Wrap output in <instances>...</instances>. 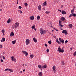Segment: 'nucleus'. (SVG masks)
Wrapping results in <instances>:
<instances>
[{
  "label": "nucleus",
  "instance_id": "obj_25",
  "mask_svg": "<svg viewBox=\"0 0 76 76\" xmlns=\"http://www.w3.org/2000/svg\"><path fill=\"white\" fill-rule=\"evenodd\" d=\"M53 71H54V70H56V67L55 66H54L53 67Z\"/></svg>",
  "mask_w": 76,
  "mask_h": 76
},
{
  "label": "nucleus",
  "instance_id": "obj_37",
  "mask_svg": "<svg viewBox=\"0 0 76 76\" xmlns=\"http://www.w3.org/2000/svg\"><path fill=\"white\" fill-rule=\"evenodd\" d=\"M46 51L47 53H49V49H47L46 50Z\"/></svg>",
  "mask_w": 76,
  "mask_h": 76
},
{
  "label": "nucleus",
  "instance_id": "obj_24",
  "mask_svg": "<svg viewBox=\"0 0 76 76\" xmlns=\"http://www.w3.org/2000/svg\"><path fill=\"white\" fill-rule=\"evenodd\" d=\"M74 12V9H73V10H71V13L72 15H73V14H75V13H73Z\"/></svg>",
  "mask_w": 76,
  "mask_h": 76
},
{
  "label": "nucleus",
  "instance_id": "obj_38",
  "mask_svg": "<svg viewBox=\"0 0 76 76\" xmlns=\"http://www.w3.org/2000/svg\"><path fill=\"white\" fill-rule=\"evenodd\" d=\"M76 51L74 53V56H76Z\"/></svg>",
  "mask_w": 76,
  "mask_h": 76
},
{
  "label": "nucleus",
  "instance_id": "obj_54",
  "mask_svg": "<svg viewBox=\"0 0 76 76\" xmlns=\"http://www.w3.org/2000/svg\"><path fill=\"white\" fill-rule=\"evenodd\" d=\"M45 8H43V10H45Z\"/></svg>",
  "mask_w": 76,
  "mask_h": 76
},
{
  "label": "nucleus",
  "instance_id": "obj_9",
  "mask_svg": "<svg viewBox=\"0 0 76 76\" xmlns=\"http://www.w3.org/2000/svg\"><path fill=\"white\" fill-rule=\"evenodd\" d=\"M14 34H15V33H13V31H12L10 34L11 37L12 36L13 37V36H14Z\"/></svg>",
  "mask_w": 76,
  "mask_h": 76
},
{
  "label": "nucleus",
  "instance_id": "obj_46",
  "mask_svg": "<svg viewBox=\"0 0 76 76\" xmlns=\"http://www.w3.org/2000/svg\"><path fill=\"white\" fill-rule=\"evenodd\" d=\"M3 60H5V57H4V56H3Z\"/></svg>",
  "mask_w": 76,
  "mask_h": 76
},
{
  "label": "nucleus",
  "instance_id": "obj_41",
  "mask_svg": "<svg viewBox=\"0 0 76 76\" xmlns=\"http://www.w3.org/2000/svg\"><path fill=\"white\" fill-rule=\"evenodd\" d=\"M1 63H3V60L2 59H1Z\"/></svg>",
  "mask_w": 76,
  "mask_h": 76
},
{
  "label": "nucleus",
  "instance_id": "obj_36",
  "mask_svg": "<svg viewBox=\"0 0 76 76\" xmlns=\"http://www.w3.org/2000/svg\"><path fill=\"white\" fill-rule=\"evenodd\" d=\"M59 26H61V27H62V28H63V27L64 26L61 24V25H59Z\"/></svg>",
  "mask_w": 76,
  "mask_h": 76
},
{
  "label": "nucleus",
  "instance_id": "obj_45",
  "mask_svg": "<svg viewBox=\"0 0 76 76\" xmlns=\"http://www.w3.org/2000/svg\"><path fill=\"white\" fill-rule=\"evenodd\" d=\"M18 7L20 9H21L22 8V7H21V6H19Z\"/></svg>",
  "mask_w": 76,
  "mask_h": 76
},
{
  "label": "nucleus",
  "instance_id": "obj_58",
  "mask_svg": "<svg viewBox=\"0 0 76 76\" xmlns=\"http://www.w3.org/2000/svg\"><path fill=\"white\" fill-rule=\"evenodd\" d=\"M1 42H3V40H1Z\"/></svg>",
  "mask_w": 76,
  "mask_h": 76
},
{
  "label": "nucleus",
  "instance_id": "obj_56",
  "mask_svg": "<svg viewBox=\"0 0 76 76\" xmlns=\"http://www.w3.org/2000/svg\"><path fill=\"white\" fill-rule=\"evenodd\" d=\"M50 24L51 25H53V23H51V22H50Z\"/></svg>",
  "mask_w": 76,
  "mask_h": 76
},
{
  "label": "nucleus",
  "instance_id": "obj_31",
  "mask_svg": "<svg viewBox=\"0 0 76 76\" xmlns=\"http://www.w3.org/2000/svg\"><path fill=\"white\" fill-rule=\"evenodd\" d=\"M1 32L3 33V34H4V32H5V31H4V30H3L1 31Z\"/></svg>",
  "mask_w": 76,
  "mask_h": 76
},
{
  "label": "nucleus",
  "instance_id": "obj_7",
  "mask_svg": "<svg viewBox=\"0 0 76 76\" xmlns=\"http://www.w3.org/2000/svg\"><path fill=\"white\" fill-rule=\"evenodd\" d=\"M61 13L63 15H66L67 13L65 11L63 10L62 11Z\"/></svg>",
  "mask_w": 76,
  "mask_h": 76
},
{
  "label": "nucleus",
  "instance_id": "obj_6",
  "mask_svg": "<svg viewBox=\"0 0 76 76\" xmlns=\"http://www.w3.org/2000/svg\"><path fill=\"white\" fill-rule=\"evenodd\" d=\"M22 52L23 54H25L26 56H27V55H28V53L26 51L25 52V50H22Z\"/></svg>",
  "mask_w": 76,
  "mask_h": 76
},
{
  "label": "nucleus",
  "instance_id": "obj_39",
  "mask_svg": "<svg viewBox=\"0 0 76 76\" xmlns=\"http://www.w3.org/2000/svg\"><path fill=\"white\" fill-rule=\"evenodd\" d=\"M72 16H73V14H70V15L69 16V18H70L71 17H72Z\"/></svg>",
  "mask_w": 76,
  "mask_h": 76
},
{
  "label": "nucleus",
  "instance_id": "obj_20",
  "mask_svg": "<svg viewBox=\"0 0 76 76\" xmlns=\"http://www.w3.org/2000/svg\"><path fill=\"white\" fill-rule=\"evenodd\" d=\"M16 40H15L12 41V43L13 44H15L16 43Z\"/></svg>",
  "mask_w": 76,
  "mask_h": 76
},
{
  "label": "nucleus",
  "instance_id": "obj_60",
  "mask_svg": "<svg viewBox=\"0 0 76 76\" xmlns=\"http://www.w3.org/2000/svg\"><path fill=\"white\" fill-rule=\"evenodd\" d=\"M71 50H72V48H70Z\"/></svg>",
  "mask_w": 76,
  "mask_h": 76
},
{
  "label": "nucleus",
  "instance_id": "obj_1",
  "mask_svg": "<svg viewBox=\"0 0 76 76\" xmlns=\"http://www.w3.org/2000/svg\"><path fill=\"white\" fill-rule=\"evenodd\" d=\"M57 51L59 52V53H63L64 52V49L63 48H62V49L60 48V47L59 46V48L57 50Z\"/></svg>",
  "mask_w": 76,
  "mask_h": 76
},
{
  "label": "nucleus",
  "instance_id": "obj_43",
  "mask_svg": "<svg viewBox=\"0 0 76 76\" xmlns=\"http://www.w3.org/2000/svg\"><path fill=\"white\" fill-rule=\"evenodd\" d=\"M7 70H9V69H6L4 70V71H5V72H6V71H7Z\"/></svg>",
  "mask_w": 76,
  "mask_h": 76
},
{
  "label": "nucleus",
  "instance_id": "obj_34",
  "mask_svg": "<svg viewBox=\"0 0 76 76\" xmlns=\"http://www.w3.org/2000/svg\"><path fill=\"white\" fill-rule=\"evenodd\" d=\"M72 16H74V17H76V14H73Z\"/></svg>",
  "mask_w": 76,
  "mask_h": 76
},
{
  "label": "nucleus",
  "instance_id": "obj_27",
  "mask_svg": "<svg viewBox=\"0 0 76 76\" xmlns=\"http://www.w3.org/2000/svg\"><path fill=\"white\" fill-rule=\"evenodd\" d=\"M30 57L31 58H32L33 57H34V55H31L30 56Z\"/></svg>",
  "mask_w": 76,
  "mask_h": 76
},
{
  "label": "nucleus",
  "instance_id": "obj_30",
  "mask_svg": "<svg viewBox=\"0 0 76 76\" xmlns=\"http://www.w3.org/2000/svg\"><path fill=\"white\" fill-rule=\"evenodd\" d=\"M2 39L3 42L5 41V38H4V37H3Z\"/></svg>",
  "mask_w": 76,
  "mask_h": 76
},
{
  "label": "nucleus",
  "instance_id": "obj_42",
  "mask_svg": "<svg viewBox=\"0 0 76 76\" xmlns=\"http://www.w3.org/2000/svg\"><path fill=\"white\" fill-rule=\"evenodd\" d=\"M45 47H48V45H47L46 43L45 44Z\"/></svg>",
  "mask_w": 76,
  "mask_h": 76
},
{
  "label": "nucleus",
  "instance_id": "obj_35",
  "mask_svg": "<svg viewBox=\"0 0 76 76\" xmlns=\"http://www.w3.org/2000/svg\"><path fill=\"white\" fill-rule=\"evenodd\" d=\"M50 12L49 11H48V12L46 11L45 12V13H46V14H48V13H50Z\"/></svg>",
  "mask_w": 76,
  "mask_h": 76
},
{
  "label": "nucleus",
  "instance_id": "obj_32",
  "mask_svg": "<svg viewBox=\"0 0 76 76\" xmlns=\"http://www.w3.org/2000/svg\"><path fill=\"white\" fill-rule=\"evenodd\" d=\"M35 25H34V26H33L31 27V28L32 29H34V28H35Z\"/></svg>",
  "mask_w": 76,
  "mask_h": 76
},
{
  "label": "nucleus",
  "instance_id": "obj_21",
  "mask_svg": "<svg viewBox=\"0 0 76 76\" xmlns=\"http://www.w3.org/2000/svg\"><path fill=\"white\" fill-rule=\"evenodd\" d=\"M62 22L60 20H59V25H61L62 24Z\"/></svg>",
  "mask_w": 76,
  "mask_h": 76
},
{
  "label": "nucleus",
  "instance_id": "obj_28",
  "mask_svg": "<svg viewBox=\"0 0 76 76\" xmlns=\"http://www.w3.org/2000/svg\"><path fill=\"white\" fill-rule=\"evenodd\" d=\"M9 71H10V72H13V70L12 69H9Z\"/></svg>",
  "mask_w": 76,
  "mask_h": 76
},
{
  "label": "nucleus",
  "instance_id": "obj_17",
  "mask_svg": "<svg viewBox=\"0 0 76 76\" xmlns=\"http://www.w3.org/2000/svg\"><path fill=\"white\" fill-rule=\"evenodd\" d=\"M11 58H12V61H13L15 60V58L14 57V56H12L11 57Z\"/></svg>",
  "mask_w": 76,
  "mask_h": 76
},
{
  "label": "nucleus",
  "instance_id": "obj_16",
  "mask_svg": "<svg viewBox=\"0 0 76 76\" xmlns=\"http://www.w3.org/2000/svg\"><path fill=\"white\" fill-rule=\"evenodd\" d=\"M72 26H73V25H72V24H69V27L70 28H72Z\"/></svg>",
  "mask_w": 76,
  "mask_h": 76
},
{
  "label": "nucleus",
  "instance_id": "obj_51",
  "mask_svg": "<svg viewBox=\"0 0 76 76\" xmlns=\"http://www.w3.org/2000/svg\"><path fill=\"white\" fill-rule=\"evenodd\" d=\"M58 11H60V12H61V10H58Z\"/></svg>",
  "mask_w": 76,
  "mask_h": 76
},
{
  "label": "nucleus",
  "instance_id": "obj_61",
  "mask_svg": "<svg viewBox=\"0 0 76 76\" xmlns=\"http://www.w3.org/2000/svg\"><path fill=\"white\" fill-rule=\"evenodd\" d=\"M34 30H35V31H36V29L35 28H34Z\"/></svg>",
  "mask_w": 76,
  "mask_h": 76
},
{
  "label": "nucleus",
  "instance_id": "obj_15",
  "mask_svg": "<svg viewBox=\"0 0 76 76\" xmlns=\"http://www.w3.org/2000/svg\"><path fill=\"white\" fill-rule=\"evenodd\" d=\"M38 75L39 76H42V73L41 72H39L38 74Z\"/></svg>",
  "mask_w": 76,
  "mask_h": 76
},
{
  "label": "nucleus",
  "instance_id": "obj_14",
  "mask_svg": "<svg viewBox=\"0 0 76 76\" xmlns=\"http://www.w3.org/2000/svg\"><path fill=\"white\" fill-rule=\"evenodd\" d=\"M61 42L62 43V44H64V40L63 39H62V40L61 41H60V44H61Z\"/></svg>",
  "mask_w": 76,
  "mask_h": 76
},
{
  "label": "nucleus",
  "instance_id": "obj_18",
  "mask_svg": "<svg viewBox=\"0 0 76 76\" xmlns=\"http://www.w3.org/2000/svg\"><path fill=\"white\" fill-rule=\"evenodd\" d=\"M10 18L8 20V21H7V23H10L11 21V20H10Z\"/></svg>",
  "mask_w": 76,
  "mask_h": 76
},
{
  "label": "nucleus",
  "instance_id": "obj_22",
  "mask_svg": "<svg viewBox=\"0 0 76 76\" xmlns=\"http://www.w3.org/2000/svg\"><path fill=\"white\" fill-rule=\"evenodd\" d=\"M56 42L58 43V44H60V42L58 41V39L57 38L56 39Z\"/></svg>",
  "mask_w": 76,
  "mask_h": 76
},
{
  "label": "nucleus",
  "instance_id": "obj_3",
  "mask_svg": "<svg viewBox=\"0 0 76 76\" xmlns=\"http://www.w3.org/2000/svg\"><path fill=\"white\" fill-rule=\"evenodd\" d=\"M30 41V40L29 39H26V45H28V44L29 43V42Z\"/></svg>",
  "mask_w": 76,
  "mask_h": 76
},
{
  "label": "nucleus",
  "instance_id": "obj_50",
  "mask_svg": "<svg viewBox=\"0 0 76 76\" xmlns=\"http://www.w3.org/2000/svg\"><path fill=\"white\" fill-rule=\"evenodd\" d=\"M0 48H2V45H0Z\"/></svg>",
  "mask_w": 76,
  "mask_h": 76
},
{
  "label": "nucleus",
  "instance_id": "obj_23",
  "mask_svg": "<svg viewBox=\"0 0 76 76\" xmlns=\"http://www.w3.org/2000/svg\"><path fill=\"white\" fill-rule=\"evenodd\" d=\"M40 16L39 15H38L37 17V20H39L40 19Z\"/></svg>",
  "mask_w": 76,
  "mask_h": 76
},
{
  "label": "nucleus",
  "instance_id": "obj_10",
  "mask_svg": "<svg viewBox=\"0 0 76 76\" xmlns=\"http://www.w3.org/2000/svg\"><path fill=\"white\" fill-rule=\"evenodd\" d=\"M30 20H34V17L33 16L30 17Z\"/></svg>",
  "mask_w": 76,
  "mask_h": 76
},
{
  "label": "nucleus",
  "instance_id": "obj_47",
  "mask_svg": "<svg viewBox=\"0 0 76 76\" xmlns=\"http://www.w3.org/2000/svg\"><path fill=\"white\" fill-rule=\"evenodd\" d=\"M59 41H61V40H62V39H61V38H59Z\"/></svg>",
  "mask_w": 76,
  "mask_h": 76
},
{
  "label": "nucleus",
  "instance_id": "obj_53",
  "mask_svg": "<svg viewBox=\"0 0 76 76\" xmlns=\"http://www.w3.org/2000/svg\"><path fill=\"white\" fill-rule=\"evenodd\" d=\"M13 61H14L15 62H16V59H15V60H14Z\"/></svg>",
  "mask_w": 76,
  "mask_h": 76
},
{
  "label": "nucleus",
  "instance_id": "obj_64",
  "mask_svg": "<svg viewBox=\"0 0 76 76\" xmlns=\"http://www.w3.org/2000/svg\"><path fill=\"white\" fill-rule=\"evenodd\" d=\"M0 11H2V10L0 9Z\"/></svg>",
  "mask_w": 76,
  "mask_h": 76
},
{
  "label": "nucleus",
  "instance_id": "obj_59",
  "mask_svg": "<svg viewBox=\"0 0 76 76\" xmlns=\"http://www.w3.org/2000/svg\"><path fill=\"white\" fill-rule=\"evenodd\" d=\"M56 31H58V30H57L56 29L55 30Z\"/></svg>",
  "mask_w": 76,
  "mask_h": 76
},
{
  "label": "nucleus",
  "instance_id": "obj_26",
  "mask_svg": "<svg viewBox=\"0 0 76 76\" xmlns=\"http://www.w3.org/2000/svg\"><path fill=\"white\" fill-rule=\"evenodd\" d=\"M38 67H39V69H41V68H42V66L40 65H39L38 66Z\"/></svg>",
  "mask_w": 76,
  "mask_h": 76
},
{
  "label": "nucleus",
  "instance_id": "obj_55",
  "mask_svg": "<svg viewBox=\"0 0 76 76\" xmlns=\"http://www.w3.org/2000/svg\"><path fill=\"white\" fill-rule=\"evenodd\" d=\"M3 54H5V53H4V52H3Z\"/></svg>",
  "mask_w": 76,
  "mask_h": 76
},
{
  "label": "nucleus",
  "instance_id": "obj_12",
  "mask_svg": "<svg viewBox=\"0 0 76 76\" xmlns=\"http://www.w3.org/2000/svg\"><path fill=\"white\" fill-rule=\"evenodd\" d=\"M47 65L45 64L43 65V66H42V68H44V69H46V68H47Z\"/></svg>",
  "mask_w": 76,
  "mask_h": 76
},
{
  "label": "nucleus",
  "instance_id": "obj_62",
  "mask_svg": "<svg viewBox=\"0 0 76 76\" xmlns=\"http://www.w3.org/2000/svg\"><path fill=\"white\" fill-rule=\"evenodd\" d=\"M17 4H18V2H17Z\"/></svg>",
  "mask_w": 76,
  "mask_h": 76
},
{
  "label": "nucleus",
  "instance_id": "obj_19",
  "mask_svg": "<svg viewBox=\"0 0 76 76\" xmlns=\"http://www.w3.org/2000/svg\"><path fill=\"white\" fill-rule=\"evenodd\" d=\"M38 8L39 9V10H41V5H39L38 6Z\"/></svg>",
  "mask_w": 76,
  "mask_h": 76
},
{
  "label": "nucleus",
  "instance_id": "obj_52",
  "mask_svg": "<svg viewBox=\"0 0 76 76\" xmlns=\"http://www.w3.org/2000/svg\"><path fill=\"white\" fill-rule=\"evenodd\" d=\"M20 13H22V11L21 10H20Z\"/></svg>",
  "mask_w": 76,
  "mask_h": 76
},
{
  "label": "nucleus",
  "instance_id": "obj_48",
  "mask_svg": "<svg viewBox=\"0 0 76 76\" xmlns=\"http://www.w3.org/2000/svg\"><path fill=\"white\" fill-rule=\"evenodd\" d=\"M63 5H61V8H63Z\"/></svg>",
  "mask_w": 76,
  "mask_h": 76
},
{
  "label": "nucleus",
  "instance_id": "obj_8",
  "mask_svg": "<svg viewBox=\"0 0 76 76\" xmlns=\"http://www.w3.org/2000/svg\"><path fill=\"white\" fill-rule=\"evenodd\" d=\"M33 40L35 42H36V43L37 42V39L35 38H33Z\"/></svg>",
  "mask_w": 76,
  "mask_h": 76
},
{
  "label": "nucleus",
  "instance_id": "obj_29",
  "mask_svg": "<svg viewBox=\"0 0 76 76\" xmlns=\"http://www.w3.org/2000/svg\"><path fill=\"white\" fill-rule=\"evenodd\" d=\"M49 44H51V41L50 40L48 42Z\"/></svg>",
  "mask_w": 76,
  "mask_h": 76
},
{
  "label": "nucleus",
  "instance_id": "obj_13",
  "mask_svg": "<svg viewBox=\"0 0 76 76\" xmlns=\"http://www.w3.org/2000/svg\"><path fill=\"white\" fill-rule=\"evenodd\" d=\"M44 6H47V1L44 2L43 3V7Z\"/></svg>",
  "mask_w": 76,
  "mask_h": 76
},
{
  "label": "nucleus",
  "instance_id": "obj_5",
  "mask_svg": "<svg viewBox=\"0 0 76 76\" xmlns=\"http://www.w3.org/2000/svg\"><path fill=\"white\" fill-rule=\"evenodd\" d=\"M62 33H63V34H65V35H67L68 34V33L67 32V30H63L62 32Z\"/></svg>",
  "mask_w": 76,
  "mask_h": 76
},
{
  "label": "nucleus",
  "instance_id": "obj_44",
  "mask_svg": "<svg viewBox=\"0 0 76 76\" xmlns=\"http://www.w3.org/2000/svg\"><path fill=\"white\" fill-rule=\"evenodd\" d=\"M68 42V41L67 40H66L65 42V44H66L67 42Z\"/></svg>",
  "mask_w": 76,
  "mask_h": 76
},
{
  "label": "nucleus",
  "instance_id": "obj_33",
  "mask_svg": "<svg viewBox=\"0 0 76 76\" xmlns=\"http://www.w3.org/2000/svg\"><path fill=\"white\" fill-rule=\"evenodd\" d=\"M24 5L25 6H28V4H27L26 3L24 4Z\"/></svg>",
  "mask_w": 76,
  "mask_h": 76
},
{
  "label": "nucleus",
  "instance_id": "obj_49",
  "mask_svg": "<svg viewBox=\"0 0 76 76\" xmlns=\"http://www.w3.org/2000/svg\"><path fill=\"white\" fill-rule=\"evenodd\" d=\"M47 25L48 26H49L50 25V23H47Z\"/></svg>",
  "mask_w": 76,
  "mask_h": 76
},
{
  "label": "nucleus",
  "instance_id": "obj_40",
  "mask_svg": "<svg viewBox=\"0 0 76 76\" xmlns=\"http://www.w3.org/2000/svg\"><path fill=\"white\" fill-rule=\"evenodd\" d=\"M62 65H64L65 64L64 61H62Z\"/></svg>",
  "mask_w": 76,
  "mask_h": 76
},
{
  "label": "nucleus",
  "instance_id": "obj_57",
  "mask_svg": "<svg viewBox=\"0 0 76 76\" xmlns=\"http://www.w3.org/2000/svg\"><path fill=\"white\" fill-rule=\"evenodd\" d=\"M23 72H25V69H23Z\"/></svg>",
  "mask_w": 76,
  "mask_h": 76
},
{
  "label": "nucleus",
  "instance_id": "obj_2",
  "mask_svg": "<svg viewBox=\"0 0 76 76\" xmlns=\"http://www.w3.org/2000/svg\"><path fill=\"white\" fill-rule=\"evenodd\" d=\"M40 32L41 34V35H42V34H45V30H43V29L42 28H41L40 29Z\"/></svg>",
  "mask_w": 76,
  "mask_h": 76
},
{
  "label": "nucleus",
  "instance_id": "obj_63",
  "mask_svg": "<svg viewBox=\"0 0 76 76\" xmlns=\"http://www.w3.org/2000/svg\"><path fill=\"white\" fill-rule=\"evenodd\" d=\"M53 28L54 29H55V30H56V28Z\"/></svg>",
  "mask_w": 76,
  "mask_h": 76
},
{
  "label": "nucleus",
  "instance_id": "obj_11",
  "mask_svg": "<svg viewBox=\"0 0 76 76\" xmlns=\"http://www.w3.org/2000/svg\"><path fill=\"white\" fill-rule=\"evenodd\" d=\"M61 20H62V21H64L65 20V18L63 17L61 18Z\"/></svg>",
  "mask_w": 76,
  "mask_h": 76
},
{
  "label": "nucleus",
  "instance_id": "obj_4",
  "mask_svg": "<svg viewBox=\"0 0 76 76\" xmlns=\"http://www.w3.org/2000/svg\"><path fill=\"white\" fill-rule=\"evenodd\" d=\"M18 26H19V23L17 22L15 23V26H13V28H17V27H18Z\"/></svg>",
  "mask_w": 76,
  "mask_h": 76
}]
</instances>
